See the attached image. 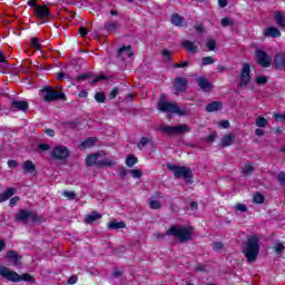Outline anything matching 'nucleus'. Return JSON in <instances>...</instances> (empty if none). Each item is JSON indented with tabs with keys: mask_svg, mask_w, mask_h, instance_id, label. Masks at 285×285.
<instances>
[{
	"mask_svg": "<svg viewBox=\"0 0 285 285\" xmlns=\"http://www.w3.org/2000/svg\"><path fill=\"white\" fill-rule=\"evenodd\" d=\"M194 233L193 227L174 225L166 232V234L156 233L154 235L157 239H164L166 235L177 237L181 244H185V242H190L193 239Z\"/></svg>",
	"mask_w": 285,
	"mask_h": 285,
	"instance_id": "obj_1",
	"label": "nucleus"
},
{
	"mask_svg": "<svg viewBox=\"0 0 285 285\" xmlns=\"http://www.w3.org/2000/svg\"><path fill=\"white\" fill-rule=\"evenodd\" d=\"M157 110L160 112H170L171 115H178L179 117H187L190 111L186 108H180L175 102L166 100V95L161 94L157 102Z\"/></svg>",
	"mask_w": 285,
	"mask_h": 285,
	"instance_id": "obj_2",
	"label": "nucleus"
},
{
	"mask_svg": "<svg viewBox=\"0 0 285 285\" xmlns=\"http://www.w3.org/2000/svg\"><path fill=\"white\" fill-rule=\"evenodd\" d=\"M243 255H245L248 264L257 262L259 255V237L250 236L247 238L245 246L243 247Z\"/></svg>",
	"mask_w": 285,
	"mask_h": 285,
	"instance_id": "obj_3",
	"label": "nucleus"
},
{
	"mask_svg": "<svg viewBox=\"0 0 285 285\" xmlns=\"http://www.w3.org/2000/svg\"><path fill=\"white\" fill-rule=\"evenodd\" d=\"M0 277H3V279L13 283L32 282V276L30 274H23L21 276L17 272L10 271V268L6 266H0Z\"/></svg>",
	"mask_w": 285,
	"mask_h": 285,
	"instance_id": "obj_4",
	"label": "nucleus"
},
{
	"mask_svg": "<svg viewBox=\"0 0 285 285\" xmlns=\"http://www.w3.org/2000/svg\"><path fill=\"white\" fill-rule=\"evenodd\" d=\"M167 168L174 173L175 179L183 177L187 184H193V170L190 168L177 165H168Z\"/></svg>",
	"mask_w": 285,
	"mask_h": 285,
	"instance_id": "obj_5",
	"label": "nucleus"
},
{
	"mask_svg": "<svg viewBox=\"0 0 285 285\" xmlns=\"http://www.w3.org/2000/svg\"><path fill=\"white\" fill-rule=\"evenodd\" d=\"M40 92L45 95L43 101H46L47 104H52V101L57 100L66 101L68 99V97H66V94L57 91L52 87H45L40 90Z\"/></svg>",
	"mask_w": 285,
	"mask_h": 285,
	"instance_id": "obj_6",
	"label": "nucleus"
},
{
	"mask_svg": "<svg viewBox=\"0 0 285 285\" xmlns=\"http://www.w3.org/2000/svg\"><path fill=\"white\" fill-rule=\"evenodd\" d=\"M14 222H21L22 224L27 222L37 223L39 222V215L30 209H20L14 216Z\"/></svg>",
	"mask_w": 285,
	"mask_h": 285,
	"instance_id": "obj_7",
	"label": "nucleus"
},
{
	"mask_svg": "<svg viewBox=\"0 0 285 285\" xmlns=\"http://www.w3.org/2000/svg\"><path fill=\"white\" fill-rule=\"evenodd\" d=\"M159 130L165 135H184L185 132H190V127H188V125H178V126L160 125Z\"/></svg>",
	"mask_w": 285,
	"mask_h": 285,
	"instance_id": "obj_8",
	"label": "nucleus"
},
{
	"mask_svg": "<svg viewBox=\"0 0 285 285\" xmlns=\"http://www.w3.org/2000/svg\"><path fill=\"white\" fill-rule=\"evenodd\" d=\"M51 157L59 161H63L70 157V150L66 146H56L52 149Z\"/></svg>",
	"mask_w": 285,
	"mask_h": 285,
	"instance_id": "obj_9",
	"label": "nucleus"
},
{
	"mask_svg": "<svg viewBox=\"0 0 285 285\" xmlns=\"http://www.w3.org/2000/svg\"><path fill=\"white\" fill-rule=\"evenodd\" d=\"M33 14H35V17H37L38 19H41L43 21H48V19H50L52 17V13H50V9H48V6H46V4L37 6L33 9Z\"/></svg>",
	"mask_w": 285,
	"mask_h": 285,
	"instance_id": "obj_10",
	"label": "nucleus"
},
{
	"mask_svg": "<svg viewBox=\"0 0 285 285\" xmlns=\"http://www.w3.org/2000/svg\"><path fill=\"white\" fill-rule=\"evenodd\" d=\"M256 61L257 65L262 66L263 68L271 67V56H268V53L262 49L256 50Z\"/></svg>",
	"mask_w": 285,
	"mask_h": 285,
	"instance_id": "obj_11",
	"label": "nucleus"
},
{
	"mask_svg": "<svg viewBox=\"0 0 285 285\" xmlns=\"http://www.w3.org/2000/svg\"><path fill=\"white\" fill-rule=\"evenodd\" d=\"M250 83V65L244 63L240 70V82L239 88H244V86H248Z\"/></svg>",
	"mask_w": 285,
	"mask_h": 285,
	"instance_id": "obj_12",
	"label": "nucleus"
},
{
	"mask_svg": "<svg viewBox=\"0 0 285 285\" xmlns=\"http://www.w3.org/2000/svg\"><path fill=\"white\" fill-rule=\"evenodd\" d=\"M173 86L176 92H186V90H188V79L184 77H177L173 80Z\"/></svg>",
	"mask_w": 285,
	"mask_h": 285,
	"instance_id": "obj_13",
	"label": "nucleus"
},
{
	"mask_svg": "<svg viewBox=\"0 0 285 285\" xmlns=\"http://www.w3.org/2000/svg\"><path fill=\"white\" fill-rule=\"evenodd\" d=\"M163 197L164 194L161 191H156L154 195H151V199H149V208H151V210H161L163 205L155 199H161Z\"/></svg>",
	"mask_w": 285,
	"mask_h": 285,
	"instance_id": "obj_14",
	"label": "nucleus"
},
{
	"mask_svg": "<svg viewBox=\"0 0 285 285\" xmlns=\"http://www.w3.org/2000/svg\"><path fill=\"white\" fill-rule=\"evenodd\" d=\"M196 81L200 90H203V92H210V90H213L214 88L213 82H210L208 78L200 77L197 78Z\"/></svg>",
	"mask_w": 285,
	"mask_h": 285,
	"instance_id": "obj_15",
	"label": "nucleus"
},
{
	"mask_svg": "<svg viewBox=\"0 0 285 285\" xmlns=\"http://www.w3.org/2000/svg\"><path fill=\"white\" fill-rule=\"evenodd\" d=\"M120 28H121V24L119 23V21H115V20H109L104 24V29L106 30V32H108V35H112V32H117V30H119Z\"/></svg>",
	"mask_w": 285,
	"mask_h": 285,
	"instance_id": "obj_16",
	"label": "nucleus"
},
{
	"mask_svg": "<svg viewBox=\"0 0 285 285\" xmlns=\"http://www.w3.org/2000/svg\"><path fill=\"white\" fill-rule=\"evenodd\" d=\"M274 67L276 68V70L285 71V52L276 53L274 58Z\"/></svg>",
	"mask_w": 285,
	"mask_h": 285,
	"instance_id": "obj_17",
	"label": "nucleus"
},
{
	"mask_svg": "<svg viewBox=\"0 0 285 285\" xmlns=\"http://www.w3.org/2000/svg\"><path fill=\"white\" fill-rule=\"evenodd\" d=\"M235 144V134H227L220 138L219 148H228Z\"/></svg>",
	"mask_w": 285,
	"mask_h": 285,
	"instance_id": "obj_18",
	"label": "nucleus"
},
{
	"mask_svg": "<svg viewBox=\"0 0 285 285\" xmlns=\"http://www.w3.org/2000/svg\"><path fill=\"white\" fill-rule=\"evenodd\" d=\"M101 154L106 155V153L104 151L88 155L86 158V166L88 167L97 166V164H99V158L101 157Z\"/></svg>",
	"mask_w": 285,
	"mask_h": 285,
	"instance_id": "obj_19",
	"label": "nucleus"
},
{
	"mask_svg": "<svg viewBox=\"0 0 285 285\" xmlns=\"http://www.w3.org/2000/svg\"><path fill=\"white\" fill-rule=\"evenodd\" d=\"M11 108H14L16 110H21L22 112H26L28 108H30V105L26 100H13L11 102Z\"/></svg>",
	"mask_w": 285,
	"mask_h": 285,
	"instance_id": "obj_20",
	"label": "nucleus"
},
{
	"mask_svg": "<svg viewBox=\"0 0 285 285\" xmlns=\"http://www.w3.org/2000/svg\"><path fill=\"white\" fill-rule=\"evenodd\" d=\"M224 108V104L222 101H213L205 107L206 112H217V110H222Z\"/></svg>",
	"mask_w": 285,
	"mask_h": 285,
	"instance_id": "obj_21",
	"label": "nucleus"
},
{
	"mask_svg": "<svg viewBox=\"0 0 285 285\" xmlns=\"http://www.w3.org/2000/svg\"><path fill=\"white\" fill-rule=\"evenodd\" d=\"M7 259L13 264V266H19V262H21V256L16 250L7 252Z\"/></svg>",
	"mask_w": 285,
	"mask_h": 285,
	"instance_id": "obj_22",
	"label": "nucleus"
},
{
	"mask_svg": "<svg viewBox=\"0 0 285 285\" xmlns=\"http://www.w3.org/2000/svg\"><path fill=\"white\" fill-rule=\"evenodd\" d=\"M265 37H272L273 39H276L277 37H282V31L275 27H268L264 31Z\"/></svg>",
	"mask_w": 285,
	"mask_h": 285,
	"instance_id": "obj_23",
	"label": "nucleus"
},
{
	"mask_svg": "<svg viewBox=\"0 0 285 285\" xmlns=\"http://www.w3.org/2000/svg\"><path fill=\"white\" fill-rule=\"evenodd\" d=\"M124 55H126L127 57H132V46H122L117 53V57L119 59H124Z\"/></svg>",
	"mask_w": 285,
	"mask_h": 285,
	"instance_id": "obj_24",
	"label": "nucleus"
},
{
	"mask_svg": "<svg viewBox=\"0 0 285 285\" xmlns=\"http://www.w3.org/2000/svg\"><path fill=\"white\" fill-rule=\"evenodd\" d=\"M23 171L27 174L32 175V173H37V166H35V163L32 160H27L22 164Z\"/></svg>",
	"mask_w": 285,
	"mask_h": 285,
	"instance_id": "obj_25",
	"label": "nucleus"
},
{
	"mask_svg": "<svg viewBox=\"0 0 285 285\" xmlns=\"http://www.w3.org/2000/svg\"><path fill=\"white\" fill-rule=\"evenodd\" d=\"M170 21L173 26H176L178 28H181L184 26V17H181L179 13H175L170 17Z\"/></svg>",
	"mask_w": 285,
	"mask_h": 285,
	"instance_id": "obj_26",
	"label": "nucleus"
},
{
	"mask_svg": "<svg viewBox=\"0 0 285 285\" xmlns=\"http://www.w3.org/2000/svg\"><path fill=\"white\" fill-rule=\"evenodd\" d=\"M14 193H17V189L9 188L4 193L0 194V204H2V202H8V199L14 195Z\"/></svg>",
	"mask_w": 285,
	"mask_h": 285,
	"instance_id": "obj_27",
	"label": "nucleus"
},
{
	"mask_svg": "<svg viewBox=\"0 0 285 285\" xmlns=\"http://www.w3.org/2000/svg\"><path fill=\"white\" fill-rule=\"evenodd\" d=\"M98 219H101V214H99L97 212H92L91 214L86 216L85 224H92L94 222H97Z\"/></svg>",
	"mask_w": 285,
	"mask_h": 285,
	"instance_id": "obj_28",
	"label": "nucleus"
},
{
	"mask_svg": "<svg viewBox=\"0 0 285 285\" xmlns=\"http://www.w3.org/2000/svg\"><path fill=\"white\" fill-rule=\"evenodd\" d=\"M183 48L186 49L187 52H197V46L195 45V42L190 41V40H186L181 43Z\"/></svg>",
	"mask_w": 285,
	"mask_h": 285,
	"instance_id": "obj_29",
	"label": "nucleus"
},
{
	"mask_svg": "<svg viewBox=\"0 0 285 285\" xmlns=\"http://www.w3.org/2000/svg\"><path fill=\"white\" fill-rule=\"evenodd\" d=\"M109 230H119L120 228H126V223L124 222H117V220H111L108 224Z\"/></svg>",
	"mask_w": 285,
	"mask_h": 285,
	"instance_id": "obj_30",
	"label": "nucleus"
},
{
	"mask_svg": "<svg viewBox=\"0 0 285 285\" xmlns=\"http://www.w3.org/2000/svg\"><path fill=\"white\" fill-rule=\"evenodd\" d=\"M148 144H150L151 146L155 145L153 142V139H150L148 137H141L139 142L137 144V148H139L140 150H144V148H146V146H148Z\"/></svg>",
	"mask_w": 285,
	"mask_h": 285,
	"instance_id": "obj_31",
	"label": "nucleus"
},
{
	"mask_svg": "<svg viewBox=\"0 0 285 285\" xmlns=\"http://www.w3.org/2000/svg\"><path fill=\"white\" fill-rule=\"evenodd\" d=\"M97 144V138L96 137H89L85 141L80 144V148H92Z\"/></svg>",
	"mask_w": 285,
	"mask_h": 285,
	"instance_id": "obj_32",
	"label": "nucleus"
},
{
	"mask_svg": "<svg viewBox=\"0 0 285 285\" xmlns=\"http://www.w3.org/2000/svg\"><path fill=\"white\" fill-rule=\"evenodd\" d=\"M275 21L277 26H279L281 28H285V17L284 13H282V11L275 13Z\"/></svg>",
	"mask_w": 285,
	"mask_h": 285,
	"instance_id": "obj_33",
	"label": "nucleus"
},
{
	"mask_svg": "<svg viewBox=\"0 0 285 285\" xmlns=\"http://www.w3.org/2000/svg\"><path fill=\"white\" fill-rule=\"evenodd\" d=\"M111 166H115V161L110 159L98 160L97 163V168H110Z\"/></svg>",
	"mask_w": 285,
	"mask_h": 285,
	"instance_id": "obj_34",
	"label": "nucleus"
},
{
	"mask_svg": "<svg viewBox=\"0 0 285 285\" xmlns=\"http://www.w3.org/2000/svg\"><path fill=\"white\" fill-rule=\"evenodd\" d=\"M255 125L257 128H266V126H268V120L261 116L256 118Z\"/></svg>",
	"mask_w": 285,
	"mask_h": 285,
	"instance_id": "obj_35",
	"label": "nucleus"
},
{
	"mask_svg": "<svg viewBox=\"0 0 285 285\" xmlns=\"http://www.w3.org/2000/svg\"><path fill=\"white\" fill-rule=\"evenodd\" d=\"M138 159L135 155H130L126 158V166H128V168H132V166H135V164H137Z\"/></svg>",
	"mask_w": 285,
	"mask_h": 285,
	"instance_id": "obj_36",
	"label": "nucleus"
},
{
	"mask_svg": "<svg viewBox=\"0 0 285 285\" xmlns=\"http://www.w3.org/2000/svg\"><path fill=\"white\" fill-rule=\"evenodd\" d=\"M63 126H66V128H79V126H81V122L79 121V119H76L73 121L63 122Z\"/></svg>",
	"mask_w": 285,
	"mask_h": 285,
	"instance_id": "obj_37",
	"label": "nucleus"
},
{
	"mask_svg": "<svg viewBox=\"0 0 285 285\" xmlns=\"http://www.w3.org/2000/svg\"><path fill=\"white\" fill-rule=\"evenodd\" d=\"M254 171H255V167H253L252 163H247L245 165V167L243 168V174L244 175H250V173H254Z\"/></svg>",
	"mask_w": 285,
	"mask_h": 285,
	"instance_id": "obj_38",
	"label": "nucleus"
},
{
	"mask_svg": "<svg viewBox=\"0 0 285 285\" xmlns=\"http://www.w3.org/2000/svg\"><path fill=\"white\" fill-rule=\"evenodd\" d=\"M223 28H228V26H235V21H233V19L225 17L222 19L220 21Z\"/></svg>",
	"mask_w": 285,
	"mask_h": 285,
	"instance_id": "obj_39",
	"label": "nucleus"
},
{
	"mask_svg": "<svg viewBox=\"0 0 285 285\" xmlns=\"http://www.w3.org/2000/svg\"><path fill=\"white\" fill-rule=\"evenodd\" d=\"M129 175H131L134 179H141L144 173L140 169H131L129 170Z\"/></svg>",
	"mask_w": 285,
	"mask_h": 285,
	"instance_id": "obj_40",
	"label": "nucleus"
},
{
	"mask_svg": "<svg viewBox=\"0 0 285 285\" xmlns=\"http://www.w3.org/2000/svg\"><path fill=\"white\" fill-rule=\"evenodd\" d=\"M217 139V131L212 132L209 136L202 138V141H207V144H213Z\"/></svg>",
	"mask_w": 285,
	"mask_h": 285,
	"instance_id": "obj_41",
	"label": "nucleus"
},
{
	"mask_svg": "<svg viewBox=\"0 0 285 285\" xmlns=\"http://www.w3.org/2000/svg\"><path fill=\"white\" fill-rule=\"evenodd\" d=\"M213 63H215V58L208 56V57H204L202 59V66H213Z\"/></svg>",
	"mask_w": 285,
	"mask_h": 285,
	"instance_id": "obj_42",
	"label": "nucleus"
},
{
	"mask_svg": "<svg viewBox=\"0 0 285 285\" xmlns=\"http://www.w3.org/2000/svg\"><path fill=\"white\" fill-rule=\"evenodd\" d=\"M258 86H266L268 83V78L266 76H259L255 79Z\"/></svg>",
	"mask_w": 285,
	"mask_h": 285,
	"instance_id": "obj_43",
	"label": "nucleus"
},
{
	"mask_svg": "<svg viewBox=\"0 0 285 285\" xmlns=\"http://www.w3.org/2000/svg\"><path fill=\"white\" fill-rule=\"evenodd\" d=\"M118 175L120 177V179L124 181V179H126L127 175H128V169H126V167H118Z\"/></svg>",
	"mask_w": 285,
	"mask_h": 285,
	"instance_id": "obj_44",
	"label": "nucleus"
},
{
	"mask_svg": "<svg viewBox=\"0 0 285 285\" xmlns=\"http://www.w3.org/2000/svg\"><path fill=\"white\" fill-rule=\"evenodd\" d=\"M95 99L98 104H104L106 101V94L104 92H96Z\"/></svg>",
	"mask_w": 285,
	"mask_h": 285,
	"instance_id": "obj_45",
	"label": "nucleus"
},
{
	"mask_svg": "<svg viewBox=\"0 0 285 285\" xmlns=\"http://www.w3.org/2000/svg\"><path fill=\"white\" fill-rule=\"evenodd\" d=\"M106 79H108V77L104 73H100L94 80H91L90 83H92V86H95L96 83H99V81H104Z\"/></svg>",
	"mask_w": 285,
	"mask_h": 285,
	"instance_id": "obj_46",
	"label": "nucleus"
},
{
	"mask_svg": "<svg viewBox=\"0 0 285 285\" xmlns=\"http://www.w3.org/2000/svg\"><path fill=\"white\" fill-rule=\"evenodd\" d=\"M31 46L35 50H41V43H39V38H31Z\"/></svg>",
	"mask_w": 285,
	"mask_h": 285,
	"instance_id": "obj_47",
	"label": "nucleus"
},
{
	"mask_svg": "<svg viewBox=\"0 0 285 285\" xmlns=\"http://www.w3.org/2000/svg\"><path fill=\"white\" fill-rule=\"evenodd\" d=\"M161 55L165 61H170V59H173V53L168 49L163 50Z\"/></svg>",
	"mask_w": 285,
	"mask_h": 285,
	"instance_id": "obj_48",
	"label": "nucleus"
},
{
	"mask_svg": "<svg viewBox=\"0 0 285 285\" xmlns=\"http://www.w3.org/2000/svg\"><path fill=\"white\" fill-rule=\"evenodd\" d=\"M92 73H82L77 77L78 81H88V79H91Z\"/></svg>",
	"mask_w": 285,
	"mask_h": 285,
	"instance_id": "obj_49",
	"label": "nucleus"
},
{
	"mask_svg": "<svg viewBox=\"0 0 285 285\" xmlns=\"http://www.w3.org/2000/svg\"><path fill=\"white\" fill-rule=\"evenodd\" d=\"M276 179L281 184V186H285V173L284 171L278 173Z\"/></svg>",
	"mask_w": 285,
	"mask_h": 285,
	"instance_id": "obj_50",
	"label": "nucleus"
},
{
	"mask_svg": "<svg viewBox=\"0 0 285 285\" xmlns=\"http://www.w3.org/2000/svg\"><path fill=\"white\" fill-rule=\"evenodd\" d=\"M206 46L208 50H215L217 48V42L213 39L207 40Z\"/></svg>",
	"mask_w": 285,
	"mask_h": 285,
	"instance_id": "obj_51",
	"label": "nucleus"
},
{
	"mask_svg": "<svg viewBox=\"0 0 285 285\" xmlns=\"http://www.w3.org/2000/svg\"><path fill=\"white\" fill-rule=\"evenodd\" d=\"M254 202L255 204H264V195L257 193L254 195Z\"/></svg>",
	"mask_w": 285,
	"mask_h": 285,
	"instance_id": "obj_52",
	"label": "nucleus"
},
{
	"mask_svg": "<svg viewBox=\"0 0 285 285\" xmlns=\"http://www.w3.org/2000/svg\"><path fill=\"white\" fill-rule=\"evenodd\" d=\"M284 249H285V247H284V244H282V243H277V244L274 246V250H275L276 253H278V255L282 254V253H284Z\"/></svg>",
	"mask_w": 285,
	"mask_h": 285,
	"instance_id": "obj_53",
	"label": "nucleus"
},
{
	"mask_svg": "<svg viewBox=\"0 0 285 285\" xmlns=\"http://www.w3.org/2000/svg\"><path fill=\"white\" fill-rule=\"evenodd\" d=\"M119 95V88H114L109 94V99H115Z\"/></svg>",
	"mask_w": 285,
	"mask_h": 285,
	"instance_id": "obj_54",
	"label": "nucleus"
},
{
	"mask_svg": "<svg viewBox=\"0 0 285 285\" xmlns=\"http://www.w3.org/2000/svg\"><path fill=\"white\" fill-rule=\"evenodd\" d=\"M38 149L42 150V153H46V151L50 150V145H48V144H40V145H38Z\"/></svg>",
	"mask_w": 285,
	"mask_h": 285,
	"instance_id": "obj_55",
	"label": "nucleus"
},
{
	"mask_svg": "<svg viewBox=\"0 0 285 285\" xmlns=\"http://www.w3.org/2000/svg\"><path fill=\"white\" fill-rule=\"evenodd\" d=\"M236 210H238L239 213H246V210H248V208L244 204H237Z\"/></svg>",
	"mask_w": 285,
	"mask_h": 285,
	"instance_id": "obj_56",
	"label": "nucleus"
},
{
	"mask_svg": "<svg viewBox=\"0 0 285 285\" xmlns=\"http://www.w3.org/2000/svg\"><path fill=\"white\" fill-rule=\"evenodd\" d=\"M65 197H68V199H75L77 197V194L75 191H63Z\"/></svg>",
	"mask_w": 285,
	"mask_h": 285,
	"instance_id": "obj_57",
	"label": "nucleus"
},
{
	"mask_svg": "<svg viewBox=\"0 0 285 285\" xmlns=\"http://www.w3.org/2000/svg\"><path fill=\"white\" fill-rule=\"evenodd\" d=\"M213 248H214V250H222V248H224V244H222L219 242H215V243H213Z\"/></svg>",
	"mask_w": 285,
	"mask_h": 285,
	"instance_id": "obj_58",
	"label": "nucleus"
},
{
	"mask_svg": "<svg viewBox=\"0 0 285 285\" xmlns=\"http://www.w3.org/2000/svg\"><path fill=\"white\" fill-rule=\"evenodd\" d=\"M187 66H190L188 61H183L180 63H175L174 68H186Z\"/></svg>",
	"mask_w": 285,
	"mask_h": 285,
	"instance_id": "obj_59",
	"label": "nucleus"
},
{
	"mask_svg": "<svg viewBox=\"0 0 285 285\" xmlns=\"http://www.w3.org/2000/svg\"><path fill=\"white\" fill-rule=\"evenodd\" d=\"M19 197L18 196H14L13 198L10 199L9 202V206H17V204L19 203Z\"/></svg>",
	"mask_w": 285,
	"mask_h": 285,
	"instance_id": "obj_60",
	"label": "nucleus"
},
{
	"mask_svg": "<svg viewBox=\"0 0 285 285\" xmlns=\"http://www.w3.org/2000/svg\"><path fill=\"white\" fill-rule=\"evenodd\" d=\"M220 128H230V122L228 120H220Z\"/></svg>",
	"mask_w": 285,
	"mask_h": 285,
	"instance_id": "obj_61",
	"label": "nucleus"
},
{
	"mask_svg": "<svg viewBox=\"0 0 285 285\" xmlns=\"http://www.w3.org/2000/svg\"><path fill=\"white\" fill-rule=\"evenodd\" d=\"M78 32H79V35L82 36V37H86V35H88V30H86L85 27H80V28L78 29Z\"/></svg>",
	"mask_w": 285,
	"mask_h": 285,
	"instance_id": "obj_62",
	"label": "nucleus"
},
{
	"mask_svg": "<svg viewBox=\"0 0 285 285\" xmlns=\"http://www.w3.org/2000/svg\"><path fill=\"white\" fill-rule=\"evenodd\" d=\"M67 284H70V285L77 284V276L69 277L68 281H67Z\"/></svg>",
	"mask_w": 285,
	"mask_h": 285,
	"instance_id": "obj_63",
	"label": "nucleus"
},
{
	"mask_svg": "<svg viewBox=\"0 0 285 285\" xmlns=\"http://www.w3.org/2000/svg\"><path fill=\"white\" fill-rule=\"evenodd\" d=\"M8 166H9V168H17L18 163H17V160H9Z\"/></svg>",
	"mask_w": 285,
	"mask_h": 285,
	"instance_id": "obj_64",
	"label": "nucleus"
}]
</instances>
